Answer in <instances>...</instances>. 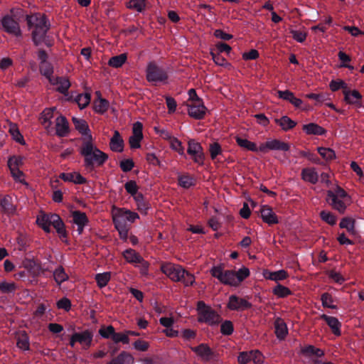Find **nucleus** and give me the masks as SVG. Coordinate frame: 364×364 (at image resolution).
I'll return each mask as SVG.
<instances>
[{
	"instance_id": "nucleus-1",
	"label": "nucleus",
	"mask_w": 364,
	"mask_h": 364,
	"mask_svg": "<svg viewBox=\"0 0 364 364\" xmlns=\"http://www.w3.org/2000/svg\"><path fill=\"white\" fill-rule=\"evenodd\" d=\"M80 154L83 156L84 166L88 171L103 166L108 159V155L94 145L92 136L90 137V140L85 139L82 141Z\"/></svg>"
},
{
	"instance_id": "nucleus-2",
	"label": "nucleus",
	"mask_w": 364,
	"mask_h": 364,
	"mask_svg": "<svg viewBox=\"0 0 364 364\" xmlns=\"http://www.w3.org/2000/svg\"><path fill=\"white\" fill-rule=\"evenodd\" d=\"M198 321L209 326H216L222 321V318L214 309L207 306L203 301H198Z\"/></svg>"
},
{
	"instance_id": "nucleus-3",
	"label": "nucleus",
	"mask_w": 364,
	"mask_h": 364,
	"mask_svg": "<svg viewBox=\"0 0 364 364\" xmlns=\"http://www.w3.org/2000/svg\"><path fill=\"white\" fill-rule=\"evenodd\" d=\"M0 30L16 38L22 37L19 21L14 13V9L11 10V14H6L1 18Z\"/></svg>"
},
{
	"instance_id": "nucleus-4",
	"label": "nucleus",
	"mask_w": 364,
	"mask_h": 364,
	"mask_svg": "<svg viewBox=\"0 0 364 364\" xmlns=\"http://www.w3.org/2000/svg\"><path fill=\"white\" fill-rule=\"evenodd\" d=\"M146 79L149 82L166 84L168 74L166 69L158 65L155 62H150L146 68Z\"/></svg>"
},
{
	"instance_id": "nucleus-5",
	"label": "nucleus",
	"mask_w": 364,
	"mask_h": 364,
	"mask_svg": "<svg viewBox=\"0 0 364 364\" xmlns=\"http://www.w3.org/2000/svg\"><path fill=\"white\" fill-rule=\"evenodd\" d=\"M210 274L224 284L233 287L238 286L236 272L233 270H224L222 264L213 267L210 269Z\"/></svg>"
},
{
	"instance_id": "nucleus-6",
	"label": "nucleus",
	"mask_w": 364,
	"mask_h": 364,
	"mask_svg": "<svg viewBox=\"0 0 364 364\" xmlns=\"http://www.w3.org/2000/svg\"><path fill=\"white\" fill-rule=\"evenodd\" d=\"M161 271L175 282L181 281L186 274V269L182 266L171 262L163 263L161 265Z\"/></svg>"
},
{
	"instance_id": "nucleus-7",
	"label": "nucleus",
	"mask_w": 364,
	"mask_h": 364,
	"mask_svg": "<svg viewBox=\"0 0 364 364\" xmlns=\"http://www.w3.org/2000/svg\"><path fill=\"white\" fill-rule=\"evenodd\" d=\"M187 153L191 155L195 163L199 165H203L205 154L200 143L194 139H190L188 142Z\"/></svg>"
},
{
	"instance_id": "nucleus-8",
	"label": "nucleus",
	"mask_w": 364,
	"mask_h": 364,
	"mask_svg": "<svg viewBox=\"0 0 364 364\" xmlns=\"http://www.w3.org/2000/svg\"><path fill=\"white\" fill-rule=\"evenodd\" d=\"M50 28V23L49 21L41 23V25H37V26L33 28L31 38L36 46H40L43 41H45V38H47V33Z\"/></svg>"
},
{
	"instance_id": "nucleus-9",
	"label": "nucleus",
	"mask_w": 364,
	"mask_h": 364,
	"mask_svg": "<svg viewBox=\"0 0 364 364\" xmlns=\"http://www.w3.org/2000/svg\"><path fill=\"white\" fill-rule=\"evenodd\" d=\"M139 218L138 213L125 208H119L113 216V222H121L122 225H127V222L134 223Z\"/></svg>"
},
{
	"instance_id": "nucleus-10",
	"label": "nucleus",
	"mask_w": 364,
	"mask_h": 364,
	"mask_svg": "<svg viewBox=\"0 0 364 364\" xmlns=\"http://www.w3.org/2000/svg\"><path fill=\"white\" fill-rule=\"evenodd\" d=\"M188 115L195 119H203L206 114L207 108L203 100H196L194 102L188 105Z\"/></svg>"
},
{
	"instance_id": "nucleus-11",
	"label": "nucleus",
	"mask_w": 364,
	"mask_h": 364,
	"mask_svg": "<svg viewBox=\"0 0 364 364\" xmlns=\"http://www.w3.org/2000/svg\"><path fill=\"white\" fill-rule=\"evenodd\" d=\"M45 218V220L48 221L50 225L53 226L61 238H66L68 237L65 224L58 214H44V219Z\"/></svg>"
},
{
	"instance_id": "nucleus-12",
	"label": "nucleus",
	"mask_w": 364,
	"mask_h": 364,
	"mask_svg": "<svg viewBox=\"0 0 364 364\" xmlns=\"http://www.w3.org/2000/svg\"><path fill=\"white\" fill-rule=\"evenodd\" d=\"M290 149V146L284 141L279 139H273L267 141L264 144H262L259 147V151L262 153H267L269 150H278L287 151Z\"/></svg>"
},
{
	"instance_id": "nucleus-13",
	"label": "nucleus",
	"mask_w": 364,
	"mask_h": 364,
	"mask_svg": "<svg viewBox=\"0 0 364 364\" xmlns=\"http://www.w3.org/2000/svg\"><path fill=\"white\" fill-rule=\"evenodd\" d=\"M142 124L136 122L133 125L132 135L129 139L131 149H139L141 147L140 142L143 139Z\"/></svg>"
},
{
	"instance_id": "nucleus-14",
	"label": "nucleus",
	"mask_w": 364,
	"mask_h": 364,
	"mask_svg": "<svg viewBox=\"0 0 364 364\" xmlns=\"http://www.w3.org/2000/svg\"><path fill=\"white\" fill-rule=\"evenodd\" d=\"M228 308L232 311H240L248 309L252 307L251 303L245 299L240 298L236 295H231L229 297Z\"/></svg>"
},
{
	"instance_id": "nucleus-15",
	"label": "nucleus",
	"mask_w": 364,
	"mask_h": 364,
	"mask_svg": "<svg viewBox=\"0 0 364 364\" xmlns=\"http://www.w3.org/2000/svg\"><path fill=\"white\" fill-rule=\"evenodd\" d=\"M73 222L77 226V231L78 235H81L84 228L89 223V220L84 212L80 210H74L72 212Z\"/></svg>"
},
{
	"instance_id": "nucleus-16",
	"label": "nucleus",
	"mask_w": 364,
	"mask_h": 364,
	"mask_svg": "<svg viewBox=\"0 0 364 364\" xmlns=\"http://www.w3.org/2000/svg\"><path fill=\"white\" fill-rule=\"evenodd\" d=\"M77 343L82 346L84 350H87L91 346L93 339V333L90 330H85L82 332L74 333Z\"/></svg>"
},
{
	"instance_id": "nucleus-17",
	"label": "nucleus",
	"mask_w": 364,
	"mask_h": 364,
	"mask_svg": "<svg viewBox=\"0 0 364 364\" xmlns=\"http://www.w3.org/2000/svg\"><path fill=\"white\" fill-rule=\"evenodd\" d=\"M55 132L56 135L59 137H65L69 134L70 127L65 117L60 115L57 117L55 122Z\"/></svg>"
},
{
	"instance_id": "nucleus-18",
	"label": "nucleus",
	"mask_w": 364,
	"mask_h": 364,
	"mask_svg": "<svg viewBox=\"0 0 364 364\" xmlns=\"http://www.w3.org/2000/svg\"><path fill=\"white\" fill-rule=\"evenodd\" d=\"M72 121L75 129L84 136L83 140L85 139H86V140H90V137L92 136V134L87 122L85 119L75 117H73Z\"/></svg>"
},
{
	"instance_id": "nucleus-19",
	"label": "nucleus",
	"mask_w": 364,
	"mask_h": 364,
	"mask_svg": "<svg viewBox=\"0 0 364 364\" xmlns=\"http://www.w3.org/2000/svg\"><path fill=\"white\" fill-rule=\"evenodd\" d=\"M343 93L344 95V100L348 104L353 105L358 107L362 106L361 100L363 97L358 90H343Z\"/></svg>"
},
{
	"instance_id": "nucleus-20",
	"label": "nucleus",
	"mask_w": 364,
	"mask_h": 364,
	"mask_svg": "<svg viewBox=\"0 0 364 364\" xmlns=\"http://www.w3.org/2000/svg\"><path fill=\"white\" fill-rule=\"evenodd\" d=\"M50 83L53 85H58L56 90L65 96L69 97L68 90L70 87V82L68 78L63 77H53V79L50 81Z\"/></svg>"
},
{
	"instance_id": "nucleus-21",
	"label": "nucleus",
	"mask_w": 364,
	"mask_h": 364,
	"mask_svg": "<svg viewBox=\"0 0 364 364\" xmlns=\"http://www.w3.org/2000/svg\"><path fill=\"white\" fill-rule=\"evenodd\" d=\"M0 211L9 216L15 213L16 207L10 196L6 195L0 199Z\"/></svg>"
},
{
	"instance_id": "nucleus-22",
	"label": "nucleus",
	"mask_w": 364,
	"mask_h": 364,
	"mask_svg": "<svg viewBox=\"0 0 364 364\" xmlns=\"http://www.w3.org/2000/svg\"><path fill=\"white\" fill-rule=\"evenodd\" d=\"M124 142L118 131H114L110 139L109 148L112 151L120 153L124 150Z\"/></svg>"
},
{
	"instance_id": "nucleus-23",
	"label": "nucleus",
	"mask_w": 364,
	"mask_h": 364,
	"mask_svg": "<svg viewBox=\"0 0 364 364\" xmlns=\"http://www.w3.org/2000/svg\"><path fill=\"white\" fill-rule=\"evenodd\" d=\"M260 212L262 220L268 225H272L279 223L277 216L270 207L264 205L262 208Z\"/></svg>"
},
{
	"instance_id": "nucleus-24",
	"label": "nucleus",
	"mask_w": 364,
	"mask_h": 364,
	"mask_svg": "<svg viewBox=\"0 0 364 364\" xmlns=\"http://www.w3.org/2000/svg\"><path fill=\"white\" fill-rule=\"evenodd\" d=\"M64 181L73 182L75 184H85L87 180L78 172L62 173L59 176Z\"/></svg>"
},
{
	"instance_id": "nucleus-25",
	"label": "nucleus",
	"mask_w": 364,
	"mask_h": 364,
	"mask_svg": "<svg viewBox=\"0 0 364 364\" xmlns=\"http://www.w3.org/2000/svg\"><path fill=\"white\" fill-rule=\"evenodd\" d=\"M321 318L326 321V323L328 324V326L331 328V329L334 335H336V336L341 335V323L337 318L333 317V316H327L326 314H323V315H321Z\"/></svg>"
},
{
	"instance_id": "nucleus-26",
	"label": "nucleus",
	"mask_w": 364,
	"mask_h": 364,
	"mask_svg": "<svg viewBox=\"0 0 364 364\" xmlns=\"http://www.w3.org/2000/svg\"><path fill=\"white\" fill-rule=\"evenodd\" d=\"M327 200L331 205L339 213H343L346 209V205L341 198H337L333 195L332 191H328L327 193Z\"/></svg>"
},
{
	"instance_id": "nucleus-27",
	"label": "nucleus",
	"mask_w": 364,
	"mask_h": 364,
	"mask_svg": "<svg viewBox=\"0 0 364 364\" xmlns=\"http://www.w3.org/2000/svg\"><path fill=\"white\" fill-rule=\"evenodd\" d=\"M95 94L98 97V99L95 100L94 102V110L97 113L102 114L109 109V102L108 100L101 97L100 91H97Z\"/></svg>"
},
{
	"instance_id": "nucleus-28",
	"label": "nucleus",
	"mask_w": 364,
	"mask_h": 364,
	"mask_svg": "<svg viewBox=\"0 0 364 364\" xmlns=\"http://www.w3.org/2000/svg\"><path fill=\"white\" fill-rule=\"evenodd\" d=\"M26 21L28 28H33L37 26V25H41V23H45L48 20L46 15H42L38 13L31 15H26Z\"/></svg>"
},
{
	"instance_id": "nucleus-29",
	"label": "nucleus",
	"mask_w": 364,
	"mask_h": 364,
	"mask_svg": "<svg viewBox=\"0 0 364 364\" xmlns=\"http://www.w3.org/2000/svg\"><path fill=\"white\" fill-rule=\"evenodd\" d=\"M26 21L28 28H33L37 26V25H41V23H45L48 20L46 15H42L38 13L31 15H26Z\"/></svg>"
},
{
	"instance_id": "nucleus-30",
	"label": "nucleus",
	"mask_w": 364,
	"mask_h": 364,
	"mask_svg": "<svg viewBox=\"0 0 364 364\" xmlns=\"http://www.w3.org/2000/svg\"><path fill=\"white\" fill-rule=\"evenodd\" d=\"M302 129L309 135L323 136L326 133V130L316 123H309L304 124Z\"/></svg>"
},
{
	"instance_id": "nucleus-31",
	"label": "nucleus",
	"mask_w": 364,
	"mask_h": 364,
	"mask_svg": "<svg viewBox=\"0 0 364 364\" xmlns=\"http://www.w3.org/2000/svg\"><path fill=\"white\" fill-rule=\"evenodd\" d=\"M301 178L312 184H316L318 181V175L314 168H304L301 171Z\"/></svg>"
},
{
	"instance_id": "nucleus-32",
	"label": "nucleus",
	"mask_w": 364,
	"mask_h": 364,
	"mask_svg": "<svg viewBox=\"0 0 364 364\" xmlns=\"http://www.w3.org/2000/svg\"><path fill=\"white\" fill-rule=\"evenodd\" d=\"M23 164V158L21 156H13L9 157L8 160V166L11 171L13 177H16V175L15 171L18 172V174L23 175V172L18 168V166Z\"/></svg>"
},
{
	"instance_id": "nucleus-33",
	"label": "nucleus",
	"mask_w": 364,
	"mask_h": 364,
	"mask_svg": "<svg viewBox=\"0 0 364 364\" xmlns=\"http://www.w3.org/2000/svg\"><path fill=\"white\" fill-rule=\"evenodd\" d=\"M90 100L91 95L87 92L79 94L74 99L72 95L68 97V101L73 100L74 102H75L78 105V107L80 109L85 108L90 104Z\"/></svg>"
},
{
	"instance_id": "nucleus-34",
	"label": "nucleus",
	"mask_w": 364,
	"mask_h": 364,
	"mask_svg": "<svg viewBox=\"0 0 364 364\" xmlns=\"http://www.w3.org/2000/svg\"><path fill=\"white\" fill-rule=\"evenodd\" d=\"M275 334L278 339L284 340L288 333V329L285 322L280 318H277L274 323Z\"/></svg>"
},
{
	"instance_id": "nucleus-35",
	"label": "nucleus",
	"mask_w": 364,
	"mask_h": 364,
	"mask_svg": "<svg viewBox=\"0 0 364 364\" xmlns=\"http://www.w3.org/2000/svg\"><path fill=\"white\" fill-rule=\"evenodd\" d=\"M122 255L126 261L130 264H137L143 261V257L132 248L125 250Z\"/></svg>"
},
{
	"instance_id": "nucleus-36",
	"label": "nucleus",
	"mask_w": 364,
	"mask_h": 364,
	"mask_svg": "<svg viewBox=\"0 0 364 364\" xmlns=\"http://www.w3.org/2000/svg\"><path fill=\"white\" fill-rule=\"evenodd\" d=\"M133 356L126 351L121 352L116 358H113L107 364H133Z\"/></svg>"
},
{
	"instance_id": "nucleus-37",
	"label": "nucleus",
	"mask_w": 364,
	"mask_h": 364,
	"mask_svg": "<svg viewBox=\"0 0 364 364\" xmlns=\"http://www.w3.org/2000/svg\"><path fill=\"white\" fill-rule=\"evenodd\" d=\"M24 267L33 277H38L43 272L41 264L34 260L29 259L24 262Z\"/></svg>"
},
{
	"instance_id": "nucleus-38",
	"label": "nucleus",
	"mask_w": 364,
	"mask_h": 364,
	"mask_svg": "<svg viewBox=\"0 0 364 364\" xmlns=\"http://www.w3.org/2000/svg\"><path fill=\"white\" fill-rule=\"evenodd\" d=\"M274 122L277 124L281 127L282 129L284 132H287L292 129L296 125V122L291 119L288 116H283L279 119H274Z\"/></svg>"
},
{
	"instance_id": "nucleus-39",
	"label": "nucleus",
	"mask_w": 364,
	"mask_h": 364,
	"mask_svg": "<svg viewBox=\"0 0 364 364\" xmlns=\"http://www.w3.org/2000/svg\"><path fill=\"white\" fill-rule=\"evenodd\" d=\"M301 353L306 356H316L317 358H321L324 355L323 350L316 348L312 345H308L302 348Z\"/></svg>"
},
{
	"instance_id": "nucleus-40",
	"label": "nucleus",
	"mask_w": 364,
	"mask_h": 364,
	"mask_svg": "<svg viewBox=\"0 0 364 364\" xmlns=\"http://www.w3.org/2000/svg\"><path fill=\"white\" fill-rule=\"evenodd\" d=\"M135 202L137 205L138 210L143 214H146L147 210L150 208L149 202L144 198L142 193H139L135 196Z\"/></svg>"
},
{
	"instance_id": "nucleus-41",
	"label": "nucleus",
	"mask_w": 364,
	"mask_h": 364,
	"mask_svg": "<svg viewBox=\"0 0 364 364\" xmlns=\"http://www.w3.org/2000/svg\"><path fill=\"white\" fill-rule=\"evenodd\" d=\"M39 70L41 74L45 76L49 82L53 79V66L50 62L47 61L44 63H40Z\"/></svg>"
},
{
	"instance_id": "nucleus-42",
	"label": "nucleus",
	"mask_w": 364,
	"mask_h": 364,
	"mask_svg": "<svg viewBox=\"0 0 364 364\" xmlns=\"http://www.w3.org/2000/svg\"><path fill=\"white\" fill-rule=\"evenodd\" d=\"M178 183L181 187L187 189L195 186L196 181L191 176L188 174H183L178 176Z\"/></svg>"
},
{
	"instance_id": "nucleus-43",
	"label": "nucleus",
	"mask_w": 364,
	"mask_h": 364,
	"mask_svg": "<svg viewBox=\"0 0 364 364\" xmlns=\"http://www.w3.org/2000/svg\"><path fill=\"white\" fill-rule=\"evenodd\" d=\"M192 350L195 352L198 355L203 357V358H209L213 352L212 350L209 346H208L205 343H201L198 345V346L191 348Z\"/></svg>"
},
{
	"instance_id": "nucleus-44",
	"label": "nucleus",
	"mask_w": 364,
	"mask_h": 364,
	"mask_svg": "<svg viewBox=\"0 0 364 364\" xmlns=\"http://www.w3.org/2000/svg\"><path fill=\"white\" fill-rule=\"evenodd\" d=\"M126 6L129 9L141 13L144 11L146 4V0H129Z\"/></svg>"
},
{
	"instance_id": "nucleus-45",
	"label": "nucleus",
	"mask_w": 364,
	"mask_h": 364,
	"mask_svg": "<svg viewBox=\"0 0 364 364\" xmlns=\"http://www.w3.org/2000/svg\"><path fill=\"white\" fill-rule=\"evenodd\" d=\"M237 144L242 148L252 151H258L259 148L257 147L255 143L252 142L246 139L241 138L240 136L236 137Z\"/></svg>"
},
{
	"instance_id": "nucleus-46",
	"label": "nucleus",
	"mask_w": 364,
	"mask_h": 364,
	"mask_svg": "<svg viewBox=\"0 0 364 364\" xmlns=\"http://www.w3.org/2000/svg\"><path fill=\"white\" fill-rule=\"evenodd\" d=\"M127 59L126 53H122L120 55L112 57L108 62V65L111 67L118 68L122 67Z\"/></svg>"
},
{
	"instance_id": "nucleus-47",
	"label": "nucleus",
	"mask_w": 364,
	"mask_h": 364,
	"mask_svg": "<svg viewBox=\"0 0 364 364\" xmlns=\"http://www.w3.org/2000/svg\"><path fill=\"white\" fill-rule=\"evenodd\" d=\"M355 220L351 218H343L340 222L339 226L341 228H346L348 232L352 235L355 234Z\"/></svg>"
},
{
	"instance_id": "nucleus-48",
	"label": "nucleus",
	"mask_w": 364,
	"mask_h": 364,
	"mask_svg": "<svg viewBox=\"0 0 364 364\" xmlns=\"http://www.w3.org/2000/svg\"><path fill=\"white\" fill-rule=\"evenodd\" d=\"M9 132L12 136V138L14 139V140H15L16 142H18L21 144H25L23 136L20 133L19 129L16 124H13V123L10 124Z\"/></svg>"
},
{
	"instance_id": "nucleus-49",
	"label": "nucleus",
	"mask_w": 364,
	"mask_h": 364,
	"mask_svg": "<svg viewBox=\"0 0 364 364\" xmlns=\"http://www.w3.org/2000/svg\"><path fill=\"white\" fill-rule=\"evenodd\" d=\"M272 293L279 298H285L291 294V291L280 284H277L273 289Z\"/></svg>"
},
{
	"instance_id": "nucleus-50",
	"label": "nucleus",
	"mask_w": 364,
	"mask_h": 364,
	"mask_svg": "<svg viewBox=\"0 0 364 364\" xmlns=\"http://www.w3.org/2000/svg\"><path fill=\"white\" fill-rule=\"evenodd\" d=\"M53 277L55 282L60 285L63 282L68 279V276L65 273L64 268L62 266L58 267L53 272Z\"/></svg>"
},
{
	"instance_id": "nucleus-51",
	"label": "nucleus",
	"mask_w": 364,
	"mask_h": 364,
	"mask_svg": "<svg viewBox=\"0 0 364 364\" xmlns=\"http://www.w3.org/2000/svg\"><path fill=\"white\" fill-rule=\"evenodd\" d=\"M95 281L100 288L107 286L111 279L110 272L99 273L95 275Z\"/></svg>"
},
{
	"instance_id": "nucleus-52",
	"label": "nucleus",
	"mask_w": 364,
	"mask_h": 364,
	"mask_svg": "<svg viewBox=\"0 0 364 364\" xmlns=\"http://www.w3.org/2000/svg\"><path fill=\"white\" fill-rule=\"evenodd\" d=\"M17 346L24 350H29V338L26 332L20 334L17 338Z\"/></svg>"
},
{
	"instance_id": "nucleus-53",
	"label": "nucleus",
	"mask_w": 364,
	"mask_h": 364,
	"mask_svg": "<svg viewBox=\"0 0 364 364\" xmlns=\"http://www.w3.org/2000/svg\"><path fill=\"white\" fill-rule=\"evenodd\" d=\"M234 331L233 323L231 321L225 320L221 323L220 333L224 336H230Z\"/></svg>"
},
{
	"instance_id": "nucleus-54",
	"label": "nucleus",
	"mask_w": 364,
	"mask_h": 364,
	"mask_svg": "<svg viewBox=\"0 0 364 364\" xmlns=\"http://www.w3.org/2000/svg\"><path fill=\"white\" fill-rule=\"evenodd\" d=\"M321 300L323 307L332 309H337V306L332 304L333 299L332 296L329 293L326 292L322 294L321 296Z\"/></svg>"
},
{
	"instance_id": "nucleus-55",
	"label": "nucleus",
	"mask_w": 364,
	"mask_h": 364,
	"mask_svg": "<svg viewBox=\"0 0 364 364\" xmlns=\"http://www.w3.org/2000/svg\"><path fill=\"white\" fill-rule=\"evenodd\" d=\"M114 333L115 329L112 325L107 327L103 326L99 330V334L104 338H111L112 340Z\"/></svg>"
},
{
	"instance_id": "nucleus-56",
	"label": "nucleus",
	"mask_w": 364,
	"mask_h": 364,
	"mask_svg": "<svg viewBox=\"0 0 364 364\" xmlns=\"http://www.w3.org/2000/svg\"><path fill=\"white\" fill-rule=\"evenodd\" d=\"M124 188L128 193L134 197V199L135 198V196L139 193H138L139 186L135 181L131 180L127 181L124 184Z\"/></svg>"
},
{
	"instance_id": "nucleus-57",
	"label": "nucleus",
	"mask_w": 364,
	"mask_h": 364,
	"mask_svg": "<svg viewBox=\"0 0 364 364\" xmlns=\"http://www.w3.org/2000/svg\"><path fill=\"white\" fill-rule=\"evenodd\" d=\"M115 228L119 234V237L124 241H127L128 238L129 229L125 225H122L121 222L114 223Z\"/></svg>"
},
{
	"instance_id": "nucleus-58",
	"label": "nucleus",
	"mask_w": 364,
	"mask_h": 364,
	"mask_svg": "<svg viewBox=\"0 0 364 364\" xmlns=\"http://www.w3.org/2000/svg\"><path fill=\"white\" fill-rule=\"evenodd\" d=\"M320 217L326 223L333 225L336 223V217L331 212L322 210L320 213Z\"/></svg>"
},
{
	"instance_id": "nucleus-59",
	"label": "nucleus",
	"mask_w": 364,
	"mask_h": 364,
	"mask_svg": "<svg viewBox=\"0 0 364 364\" xmlns=\"http://www.w3.org/2000/svg\"><path fill=\"white\" fill-rule=\"evenodd\" d=\"M318 152L326 160H332L336 157L334 151L330 148L318 147Z\"/></svg>"
},
{
	"instance_id": "nucleus-60",
	"label": "nucleus",
	"mask_w": 364,
	"mask_h": 364,
	"mask_svg": "<svg viewBox=\"0 0 364 364\" xmlns=\"http://www.w3.org/2000/svg\"><path fill=\"white\" fill-rule=\"evenodd\" d=\"M16 289L15 283H8L6 282H2L0 283V291L4 294L14 293Z\"/></svg>"
},
{
	"instance_id": "nucleus-61",
	"label": "nucleus",
	"mask_w": 364,
	"mask_h": 364,
	"mask_svg": "<svg viewBox=\"0 0 364 364\" xmlns=\"http://www.w3.org/2000/svg\"><path fill=\"white\" fill-rule=\"evenodd\" d=\"M209 151L211 159L214 160L218 155L221 154L222 149L219 143L214 142L210 145Z\"/></svg>"
},
{
	"instance_id": "nucleus-62",
	"label": "nucleus",
	"mask_w": 364,
	"mask_h": 364,
	"mask_svg": "<svg viewBox=\"0 0 364 364\" xmlns=\"http://www.w3.org/2000/svg\"><path fill=\"white\" fill-rule=\"evenodd\" d=\"M329 87L333 92H336L341 88H342L343 90H348L347 84L341 80H331Z\"/></svg>"
},
{
	"instance_id": "nucleus-63",
	"label": "nucleus",
	"mask_w": 364,
	"mask_h": 364,
	"mask_svg": "<svg viewBox=\"0 0 364 364\" xmlns=\"http://www.w3.org/2000/svg\"><path fill=\"white\" fill-rule=\"evenodd\" d=\"M171 148L177 151L180 155H184V147L182 146V143L177 138L173 137L171 140Z\"/></svg>"
},
{
	"instance_id": "nucleus-64",
	"label": "nucleus",
	"mask_w": 364,
	"mask_h": 364,
	"mask_svg": "<svg viewBox=\"0 0 364 364\" xmlns=\"http://www.w3.org/2000/svg\"><path fill=\"white\" fill-rule=\"evenodd\" d=\"M250 275V270L248 268L243 267L236 272V278L237 284L239 285L245 279Z\"/></svg>"
}]
</instances>
